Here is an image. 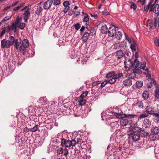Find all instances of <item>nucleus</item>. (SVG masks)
Returning a JSON list of instances; mask_svg holds the SVG:
<instances>
[{
    "label": "nucleus",
    "mask_w": 159,
    "mask_h": 159,
    "mask_svg": "<svg viewBox=\"0 0 159 159\" xmlns=\"http://www.w3.org/2000/svg\"><path fill=\"white\" fill-rule=\"evenodd\" d=\"M76 144V142L74 139H72L71 140H68L62 139H61V145L65 146L66 147H69L71 146L75 147Z\"/></svg>",
    "instance_id": "obj_1"
},
{
    "label": "nucleus",
    "mask_w": 159,
    "mask_h": 159,
    "mask_svg": "<svg viewBox=\"0 0 159 159\" xmlns=\"http://www.w3.org/2000/svg\"><path fill=\"white\" fill-rule=\"evenodd\" d=\"M14 45L16 49L18 51H21L23 54H24L26 52L25 49L23 48L22 46V43H21L20 41H19L17 39H16Z\"/></svg>",
    "instance_id": "obj_2"
},
{
    "label": "nucleus",
    "mask_w": 159,
    "mask_h": 159,
    "mask_svg": "<svg viewBox=\"0 0 159 159\" xmlns=\"http://www.w3.org/2000/svg\"><path fill=\"white\" fill-rule=\"evenodd\" d=\"M134 78L130 74L129 76L123 81V84L125 86H130L132 85L133 82L135 83V82Z\"/></svg>",
    "instance_id": "obj_3"
},
{
    "label": "nucleus",
    "mask_w": 159,
    "mask_h": 159,
    "mask_svg": "<svg viewBox=\"0 0 159 159\" xmlns=\"http://www.w3.org/2000/svg\"><path fill=\"white\" fill-rule=\"evenodd\" d=\"M157 0H156L154 3L151 5L149 10V12L153 11L156 14L159 13V5L158 4H155Z\"/></svg>",
    "instance_id": "obj_4"
},
{
    "label": "nucleus",
    "mask_w": 159,
    "mask_h": 159,
    "mask_svg": "<svg viewBox=\"0 0 159 159\" xmlns=\"http://www.w3.org/2000/svg\"><path fill=\"white\" fill-rule=\"evenodd\" d=\"M116 28L115 26L112 25L109 27L108 31V34L109 36L113 37L116 34Z\"/></svg>",
    "instance_id": "obj_5"
},
{
    "label": "nucleus",
    "mask_w": 159,
    "mask_h": 159,
    "mask_svg": "<svg viewBox=\"0 0 159 159\" xmlns=\"http://www.w3.org/2000/svg\"><path fill=\"white\" fill-rule=\"evenodd\" d=\"M11 45V43L9 40H6L5 39H3L1 41V47L2 48H8Z\"/></svg>",
    "instance_id": "obj_6"
},
{
    "label": "nucleus",
    "mask_w": 159,
    "mask_h": 159,
    "mask_svg": "<svg viewBox=\"0 0 159 159\" xmlns=\"http://www.w3.org/2000/svg\"><path fill=\"white\" fill-rule=\"evenodd\" d=\"M146 113L152 115L155 111H154V108L151 106H148L146 108Z\"/></svg>",
    "instance_id": "obj_7"
},
{
    "label": "nucleus",
    "mask_w": 159,
    "mask_h": 159,
    "mask_svg": "<svg viewBox=\"0 0 159 159\" xmlns=\"http://www.w3.org/2000/svg\"><path fill=\"white\" fill-rule=\"evenodd\" d=\"M138 68V69L135 68V69H134L133 70V73L130 74L134 78H135L136 77V74H141L142 73V71L141 70V69L139 67Z\"/></svg>",
    "instance_id": "obj_8"
},
{
    "label": "nucleus",
    "mask_w": 159,
    "mask_h": 159,
    "mask_svg": "<svg viewBox=\"0 0 159 159\" xmlns=\"http://www.w3.org/2000/svg\"><path fill=\"white\" fill-rule=\"evenodd\" d=\"M132 139L134 141H137L140 137V135L139 133H133L131 134Z\"/></svg>",
    "instance_id": "obj_9"
},
{
    "label": "nucleus",
    "mask_w": 159,
    "mask_h": 159,
    "mask_svg": "<svg viewBox=\"0 0 159 159\" xmlns=\"http://www.w3.org/2000/svg\"><path fill=\"white\" fill-rule=\"evenodd\" d=\"M52 4V2L51 0H48L46 2L44 5L43 7L45 9H48Z\"/></svg>",
    "instance_id": "obj_10"
},
{
    "label": "nucleus",
    "mask_w": 159,
    "mask_h": 159,
    "mask_svg": "<svg viewBox=\"0 0 159 159\" xmlns=\"http://www.w3.org/2000/svg\"><path fill=\"white\" fill-rule=\"evenodd\" d=\"M38 102H40L42 105L44 106L45 105L47 104L48 103V100L46 97H40Z\"/></svg>",
    "instance_id": "obj_11"
},
{
    "label": "nucleus",
    "mask_w": 159,
    "mask_h": 159,
    "mask_svg": "<svg viewBox=\"0 0 159 159\" xmlns=\"http://www.w3.org/2000/svg\"><path fill=\"white\" fill-rule=\"evenodd\" d=\"M21 43L23 48L25 49L28 48L30 45L29 41L27 39H23Z\"/></svg>",
    "instance_id": "obj_12"
},
{
    "label": "nucleus",
    "mask_w": 159,
    "mask_h": 159,
    "mask_svg": "<svg viewBox=\"0 0 159 159\" xmlns=\"http://www.w3.org/2000/svg\"><path fill=\"white\" fill-rule=\"evenodd\" d=\"M143 123L145 128L149 127L151 125V122L148 119H144L143 122Z\"/></svg>",
    "instance_id": "obj_13"
},
{
    "label": "nucleus",
    "mask_w": 159,
    "mask_h": 159,
    "mask_svg": "<svg viewBox=\"0 0 159 159\" xmlns=\"http://www.w3.org/2000/svg\"><path fill=\"white\" fill-rule=\"evenodd\" d=\"M130 48L132 52L135 51L136 50L137 48V44L134 40H133L130 46Z\"/></svg>",
    "instance_id": "obj_14"
},
{
    "label": "nucleus",
    "mask_w": 159,
    "mask_h": 159,
    "mask_svg": "<svg viewBox=\"0 0 159 159\" xmlns=\"http://www.w3.org/2000/svg\"><path fill=\"white\" fill-rule=\"evenodd\" d=\"M23 14L25 15L24 17V20L25 22H26L27 21L29 17L30 16V11H28V10H25L24 11Z\"/></svg>",
    "instance_id": "obj_15"
},
{
    "label": "nucleus",
    "mask_w": 159,
    "mask_h": 159,
    "mask_svg": "<svg viewBox=\"0 0 159 159\" xmlns=\"http://www.w3.org/2000/svg\"><path fill=\"white\" fill-rule=\"evenodd\" d=\"M140 63L137 59H135L134 62L131 64V66L134 68H137L139 66Z\"/></svg>",
    "instance_id": "obj_16"
},
{
    "label": "nucleus",
    "mask_w": 159,
    "mask_h": 159,
    "mask_svg": "<svg viewBox=\"0 0 159 159\" xmlns=\"http://www.w3.org/2000/svg\"><path fill=\"white\" fill-rule=\"evenodd\" d=\"M116 57L118 59L122 58L124 55V53L121 50H118L116 52Z\"/></svg>",
    "instance_id": "obj_17"
},
{
    "label": "nucleus",
    "mask_w": 159,
    "mask_h": 159,
    "mask_svg": "<svg viewBox=\"0 0 159 159\" xmlns=\"http://www.w3.org/2000/svg\"><path fill=\"white\" fill-rule=\"evenodd\" d=\"M90 35L88 32H85L83 36L82 39L83 42H86L88 39Z\"/></svg>",
    "instance_id": "obj_18"
},
{
    "label": "nucleus",
    "mask_w": 159,
    "mask_h": 159,
    "mask_svg": "<svg viewBox=\"0 0 159 159\" xmlns=\"http://www.w3.org/2000/svg\"><path fill=\"white\" fill-rule=\"evenodd\" d=\"M129 123V120L127 119L121 118L120 121V125L123 126H126Z\"/></svg>",
    "instance_id": "obj_19"
},
{
    "label": "nucleus",
    "mask_w": 159,
    "mask_h": 159,
    "mask_svg": "<svg viewBox=\"0 0 159 159\" xmlns=\"http://www.w3.org/2000/svg\"><path fill=\"white\" fill-rule=\"evenodd\" d=\"M18 26V25L13 23L11 26L9 27V30H13L14 32H15L16 31L17 28Z\"/></svg>",
    "instance_id": "obj_20"
},
{
    "label": "nucleus",
    "mask_w": 159,
    "mask_h": 159,
    "mask_svg": "<svg viewBox=\"0 0 159 159\" xmlns=\"http://www.w3.org/2000/svg\"><path fill=\"white\" fill-rule=\"evenodd\" d=\"M18 26V25L13 23L11 26L9 27V30H13L14 32H15L16 31L17 28Z\"/></svg>",
    "instance_id": "obj_21"
},
{
    "label": "nucleus",
    "mask_w": 159,
    "mask_h": 159,
    "mask_svg": "<svg viewBox=\"0 0 159 159\" xmlns=\"http://www.w3.org/2000/svg\"><path fill=\"white\" fill-rule=\"evenodd\" d=\"M108 29L106 25H103L101 28V32L102 34H105L108 33Z\"/></svg>",
    "instance_id": "obj_22"
},
{
    "label": "nucleus",
    "mask_w": 159,
    "mask_h": 159,
    "mask_svg": "<svg viewBox=\"0 0 159 159\" xmlns=\"http://www.w3.org/2000/svg\"><path fill=\"white\" fill-rule=\"evenodd\" d=\"M151 131L154 134H157L159 133V129L156 126L153 127L151 129Z\"/></svg>",
    "instance_id": "obj_23"
},
{
    "label": "nucleus",
    "mask_w": 159,
    "mask_h": 159,
    "mask_svg": "<svg viewBox=\"0 0 159 159\" xmlns=\"http://www.w3.org/2000/svg\"><path fill=\"white\" fill-rule=\"evenodd\" d=\"M122 32L120 31H118L117 33L116 32L115 36V38L117 40H120L121 39L122 37Z\"/></svg>",
    "instance_id": "obj_24"
},
{
    "label": "nucleus",
    "mask_w": 159,
    "mask_h": 159,
    "mask_svg": "<svg viewBox=\"0 0 159 159\" xmlns=\"http://www.w3.org/2000/svg\"><path fill=\"white\" fill-rule=\"evenodd\" d=\"M137 115L134 114H123V117L124 118H125L128 119H132L134 118L135 116H136Z\"/></svg>",
    "instance_id": "obj_25"
},
{
    "label": "nucleus",
    "mask_w": 159,
    "mask_h": 159,
    "mask_svg": "<svg viewBox=\"0 0 159 159\" xmlns=\"http://www.w3.org/2000/svg\"><path fill=\"white\" fill-rule=\"evenodd\" d=\"M142 96L145 100H146L149 97V95L148 91H144L143 94Z\"/></svg>",
    "instance_id": "obj_26"
},
{
    "label": "nucleus",
    "mask_w": 159,
    "mask_h": 159,
    "mask_svg": "<svg viewBox=\"0 0 159 159\" xmlns=\"http://www.w3.org/2000/svg\"><path fill=\"white\" fill-rule=\"evenodd\" d=\"M78 102H79V104L81 106L85 104L86 102V100L84 99L78 98Z\"/></svg>",
    "instance_id": "obj_27"
},
{
    "label": "nucleus",
    "mask_w": 159,
    "mask_h": 159,
    "mask_svg": "<svg viewBox=\"0 0 159 159\" xmlns=\"http://www.w3.org/2000/svg\"><path fill=\"white\" fill-rule=\"evenodd\" d=\"M84 21V22H87L89 20V18L88 14L83 12H82Z\"/></svg>",
    "instance_id": "obj_28"
},
{
    "label": "nucleus",
    "mask_w": 159,
    "mask_h": 159,
    "mask_svg": "<svg viewBox=\"0 0 159 159\" xmlns=\"http://www.w3.org/2000/svg\"><path fill=\"white\" fill-rule=\"evenodd\" d=\"M153 2L152 1H150L147 6H145L144 8V10L146 11H148V10H149L150 9V7L151 6V4Z\"/></svg>",
    "instance_id": "obj_29"
},
{
    "label": "nucleus",
    "mask_w": 159,
    "mask_h": 159,
    "mask_svg": "<svg viewBox=\"0 0 159 159\" xmlns=\"http://www.w3.org/2000/svg\"><path fill=\"white\" fill-rule=\"evenodd\" d=\"M143 82L141 81H137L136 83V86L137 88H141L143 85Z\"/></svg>",
    "instance_id": "obj_30"
},
{
    "label": "nucleus",
    "mask_w": 159,
    "mask_h": 159,
    "mask_svg": "<svg viewBox=\"0 0 159 159\" xmlns=\"http://www.w3.org/2000/svg\"><path fill=\"white\" fill-rule=\"evenodd\" d=\"M10 42L11 43V45H12L14 43L15 44L16 39H15L14 37L12 36H10L9 37Z\"/></svg>",
    "instance_id": "obj_31"
},
{
    "label": "nucleus",
    "mask_w": 159,
    "mask_h": 159,
    "mask_svg": "<svg viewBox=\"0 0 159 159\" xmlns=\"http://www.w3.org/2000/svg\"><path fill=\"white\" fill-rule=\"evenodd\" d=\"M148 116V115L145 113H143L140 115L138 117V120H139L143 118L147 117Z\"/></svg>",
    "instance_id": "obj_32"
},
{
    "label": "nucleus",
    "mask_w": 159,
    "mask_h": 159,
    "mask_svg": "<svg viewBox=\"0 0 159 159\" xmlns=\"http://www.w3.org/2000/svg\"><path fill=\"white\" fill-rule=\"evenodd\" d=\"M140 63V64H139V66L138 67L139 68L141 69H142L143 70H145L144 68L146 66V62L143 61V62H141V63Z\"/></svg>",
    "instance_id": "obj_33"
},
{
    "label": "nucleus",
    "mask_w": 159,
    "mask_h": 159,
    "mask_svg": "<svg viewBox=\"0 0 159 159\" xmlns=\"http://www.w3.org/2000/svg\"><path fill=\"white\" fill-rule=\"evenodd\" d=\"M51 1L54 6L58 5L61 3L60 0H51Z\"/></svg>",
    "instance_id": "obj_34"
},
{
    "label": "nucleus",
    "mask_w": 159,
    "mask_h": 159,
    "mask_svg": "<svg viewBox=\"0 0 159 159\" xmlns=\"http://www.w3.org/2000/svg\"><path fill=\"white\" fill-rule=\"evenodd\" d=\"M114 76L116 79H119L120 78L122 77L123 76V74L122 72H119L116 75L115 74Z\"/></svg>",
    "instance_id": "obj_35"
},
{
    "label": "nucleus",
    "mask_w": 159,
    "mask_h": 159,
    "mask_svg": "<svg viewBox=\"0 0 159 159\" xmlns=\"http://www.w3.org/2000/svg\"><path fill=\"white\" fill-rule=\"evenodd\" d=\"M136 106L139 108H143V103L142 101H138L136 104Z\"/></svg>",
    "instance_id": "obj_36"
},
{
    "label": "nucleus",
    "mask_w": 159,
    "mask_h": 159,
    "mask_svg": "<svg viewBox=\"0 0 159 159\" xmlns=\"http://www.w3.org/2000/svg\"><path fill=\"white\" fill-rule=\"evenodd\" d=\"M115 72L114 71H113L109 73L106 76V77L107 78H109L112 77H113L114 75Z\"/></svg>",
    "instance_id": "obj_37"
},
{
    "label": "nucleus",
    "mask_w": 159,
    "mask_h": 159,
    "mask_svg": "<svg viewBox=\"0 0 159 159\" xmlns=\"http://www.w3.org/2000/svg\"><path fill=\"white\" fill-rule=\"evenodd\" d=\"M148 136H149V139L151 140L154 141L156 139V138L154 134H149V135Z\"/></svg>",
    "instance_id": "obj_38"
},
{
    "label": "nucleus",
    "mask_w": 159,
    "mask_h": 159,
    "mask_svg": "<svg viewBox=\"0 0 159 159\" xmlns=\"http://www.w3.org/2000/svg\"><path fill=\"white\" fill-rule=\"evenodd\" d=\"M116 81V79L114 77V76H113L112 79L108 80H107V81H108V83L111 84H112L114 83Z\"/></svg>",
    "instance_id": "obj_39"
},
{
    "label": "nucleus",
    "mask_w": 159,
    "mask_h": 159,
    "mask_svg": "<svg viewBox=\"0 0 159 159\" xmlns=\"http://www.w3.org/2000/svg\"><path fill=\"white\" fill-rule=\"evenodd\" d=\"M88 94V92L86 91L82 94L79 98L83 99L85 97L87 96Z\"/></svg>",
    "instance_id": "obj_40"
},
{
    "label": "nucleus",
    "mask_w": 159,
    "mask_h": 159,
    "mask_svg": "<svg viewBox=\"0 0 159 159\" xmlns=\"http://www.w3.org/2000/svg\"><path fill=\"white\" fill-rule=\"evenodd\" d=\"M159 97V89H157V90L155 91V98L157 100Z\"/></svg>",
    "instance_id": "obj_41"
},
{
    "label": "nucleus",
    "mask_w": 159,
    "mask_h": 159,
    "mask_svg": "<svg viewBox=\"0 0 159 159\" xmlns=\"http://www.w3.org/2000/svg\"><path fill=\"white\" fill-rule=\"evenodd\" d=\"M156 112V113L155 112L154 113L152 114V116H153L159 118V109H157Z\"/></svg>",
    "instance_id": "obj_42"
},
{
    "label": "nucleus",
    "mask_w": 159,
    "mask_h": 159,
    "mask_svg": "<svg viewBox=\"0 0 159 159\" xmlns=\"http://www.w3.org/2000/svg\"><path fill=\"white\" fill-rule=\"evenodd\" d=\"M42 7L39 6L37 8V10L35 11V13L39 15L42 11Z\"/></svg>",
    "instance_id": "obj_43"
},
{
    "label": "nucleus",
    "mask_w": 159,
    "mask_h": 159,
    "mask_svg": "<svg viewBox=\"0 0 159 159\" xmlns=\"http://www.w3.org/2000/svg\"><path fill=\"white\" fill-rule=\"evenodd\" d=\"M154 41L156 45L159 47V39L157 38L154 39Z\"/></svg>",
    "instance_id": "obj_44"
},
{
    "label": "nucleus",
    "mask_w": 159,
    "mask_h": 159,
    "mask_svg": "<svg viewBox=\"0 0 159 159\" xmlns=\"http://www.w3.org/2000/svg\"><path fill=\"white\" fill-rule=\"evenodd\" d=\"M25 24L24 23H20L19 24V28L21 30H23L25 27Z\"/></svg>",
    "instance_id": "obj_45"
},
{
    "label": "nucleus",
    "mask_w": 159,
    "mask_h": 159,
    "mask_svg": "<svg viewBox=\"0 0 159 159\" xmlns=\"http://www.w3.org/2000/svg\"><path fill=\"white\" fill-rule=\"evenodd\" d=\"M57 153L59 155L63 154V148H61L57 150Z\"/></svg>",
    "instance_id": "obj_46"
},
{
    "label": "nucleus",
    "mask_w": 159,
    "mask_h": 159,
    "mask_svg": "<svg viewBox=\"0 0 159 159\" xmlns=\"http://www.w3.org/2000/svg\"><path fill=\"white\" fill-rule=\"evenodd\" d=\"M125 39L128 41V42L129 43H132L133 40H134L133 39H131L129 38L128 36L125 34Z\"/></svg>",
    "instance_id": "obj_47"
},
{
    "label": "nucleus",
    "mask_w": 159,
    "mask_h": 159,
    "mask_svg": "<svg viewBox=\"0 0 159 159\" xmlns=\"http://www.w3.org/2000/svg\"><path fill=\"white\" fill-rule=\"evenodd\" d=\"M141 134H143V135L144 136H148V135H149V134L147 132L144 130L142 131Z\"/></svg>",
    "instance_id": "obj_48"
},
{
    "label": "nucleus",
    "mask_w": 159,
    "mask_h": 159,
    "mask_svg": "<svg viewBox=\"0 0 159 159\" xmlns=\"http://www.w3.org/2000/svg\"><path fill=\"white\" fill-rule=\"evenodd\" d=\"M63 150V154H64V156L66 157L68 154V150L66 148H65Z\"/></svg>",
    "instance_id": "obj_49"
},
{
    "label": "nucleus",
    "mask_w": 159,
    "mask_h": 159,
    "mask_svg": "<svg viewBox=\"0 0 159 159\" xmlns=\"http://www.w3.org/2000/svg\"><path fill=\"white\" fill-rule=\"evenodd\" d=\"M63 6L65 7H67L70 5L69 2L68 1H66L63 3Z\"/></svg>",
    "instance_id": "obj_50"
},
{
    "label": "nucleus",
    "mask_w": 159,
    "mask_h": 159,
    "mask_svg": "<svg viewBox=\"0 0 159 159\" xmlns=\"http://www.w3.org/2000/svg\"><path fill=\"white\" fill-rule=\"evenodd\" d=\"M131 3L130 8L131 9L133 8L134 10H135L137 8L136 5L132 2H131Z\"/></svg>",
    "instance_id": "obj_51"
},
{
    "label": "nucleus",
    "mask_w": 159,
    "mask_h": 159,
    "mask_svg": "<svg viewBox=\"0 0 159 159\" xmlns=\"http://www.w3.org/2000/svg\"><path fill=\"white\" fill-rule=\"evenodd\" d=\"M74 26L75 29L76 30H78L80 27V25L79 23L75 24V25Z\"/></svg>",
    "instance_id": "obj_52"
},
{
    "label": "nucleus",
    "mask_w": 159,
    "mask_h": 159,
    "mask_svg": "<svg viewBox=\"0 0 159 159\" xmlns=\"http://www.w3.org/2000/svg\"><path fill=\"white\" fill-rule=\"evenodd\" d=\"M11 18L10 16H6L2 20V22H4L5 21H6L7 20H9V19Z\"/></svg>",
    "instance_id": "obj_53"
},
{
    "label": "nucleus",
    "mask_w": 159,
    "mask_h": 159,
    "mask_svg": "<svg viewBox=\"0 0 159 159\" xmlns=\"http://www.w3.org/2000/svg\"><path fill=\"white\" fill-rule=\"evenodd\" d=\"M107 83H108V81H107V80L104 81L102 82L101 84V87L102 88L104 87Z\"/></svg>",
    "instance_id": "obj_54"
},
{
    "label": "nucleus",
    "mask_w": 159,
    "mask_h": 159,
    "mask_svg": "<svg viewBox=\"0 0 159 159\" xmlns=\"http://www.w3.org/2000/svg\"><path fill=\"white\" fill-rule=\"evenodd\" d=\"M123 114H120L119 113H117V114L116 115V117L117 118H124L123 117Z\"/></svg>",
    "instance_id": "obj_55"
},
{
    "label": "nucleus",
    "mask_w": 159,
    "mask_h": 159,
    "mask_svg": "<svg viewBox=\"0 0 159 159\" xmlns=\"http://www.w3.org/2000/svg\"><path fill=\"white\" fill-rule=\"evenodd\" d=\"M38 129V125H36L32 129V131L33 132H35L37 131Z\"/></svg>",
    "instance_id": "obj_56"
},
{
    "label": "nucleus",
    "mask_w": 159,
    "mask_h": 159,
    "mask_svg": "<svg viewBox=\"0 0 159 159\" xmlns=\"http://www.w3.org/2000/svg\"><path fill=\"white\" fill-rule=\"evenodd\" d=\"M149 83H152V84H153L155 85H156V82L153 79H150V82Z\"/></svg>",
    "instance_id": "obj_57"
},
{
    "label": "nucleus",
    "mask_w": 159,
    "mask_h": 159,
    "mask_svg": "<svg viewBox=\"0 0 159 159\" xmlns=\"http://www.w3.org/2000/svg\"><path fill=\"white\" fill-rule=\"evenodd\" d=\"M33 111V108L32 106H30L28 108V111L29 113H32Z\"/></svg>",
    "instance_id": "obj_58"
},
{
    "label": "nucleus",
    "mask_w": 159,
    "mask_h": 159,
    "mask_svg": "<svg viewBox=\"0 0 159 159\" xmlns=\"http://www.w3.org/2000/svg\"><path fill=\"white\" fill-rule=\"evenodd\" d=\"M90 33H92V35H93V34H94L95 33V31L93 28H91L89 30Z\"/></svg>",
    "instance_id": "obj_59"
},
{
    "label": "nucleus",
    "mask_w": 159,
    "mask_h": 159,
    "mask_svg": "<svg viewBox=\"0 0 159 159\" xmlns=\"http://www.w3.org/2000/svg\"><path fill=\"white\" fill-rule=\"evenodd\" d=\"M71 11L72 12V13H74L75 14V16H77L80 14V12L79 11H75L73 10H72Z\"/></svg>",
    "instance_id": "obj_60"
},
{
    "label": "nucleus",
    "mask_w": 159,
    "mask_h": 159,
    "mask_svg": "<svg viewBox=\"0 0 159 159\" xmlns=\"http://www.w3.org/2000/svg\"><path fill=\"white\" fill-rule=\"evenodd\" d=\"M147 86L148 88H151L153 86V84L151 83H148L147 84Z\"/></svg>",
    "instance_id": "obj_61"
},
{
    "label": "nucleus",
    "mask_w": 159,
    "mask_h": 159,
    "mask_svg": "<svg viewBox=\"0 0 159 159\" xmlns=\"http://www.w3.org/2000/svg\"><path fill=\"white\" fill-rule=\"evenodd\" d=\"M6 32V30H3L1 32V34H0V37L2 38L3 36V35L5 34Z\"/></svg>",
    "instance_id": "obj_62"
},
{
    "label": "nucleus",
    "mask_w": 159,
    "mask_h": 159,
    "mask_svg": "<svg viewBox=\"0 0 159 159\" xmlns=\"http://www.w3.org/2000/svg\"><path fill=\"white\" fill-rule=\"evenodd\" d=\"M16 20L20 22L22 20V18L21 17H20L19 16H18L16 18Z\"/></svg>",
    "instance_id": "obj_63"
},
{
    "label": "nucleus",
    "mask_w": 159,
    "mask_h": 159,
    "mask_svg": "<svg viewBox=\"0 0 159 159\" xmlns=\"http://www.w3.org/2000/svg\"><path fill=\"white\" fill-rule=\"evenodd\" d=\"M11 7V6H8L6 7L3 10V11H4L6 10H8L9 8H10Z\"/></svg>",
    "instance_id": "obj_64"
}]
</instances>
